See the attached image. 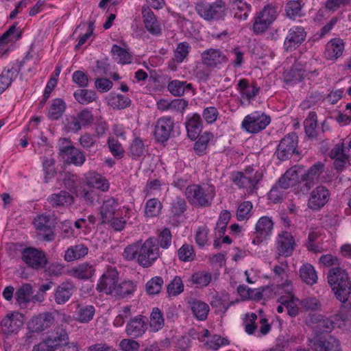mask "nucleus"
Masks as SVG:
<instances>
[{"label":"nucleus","instance_id":"24","mask_svg":"<svg viewBox=\"0 0 351 351\" xmlns=\"http://www.w3.org/2000/svg\"><path fill=\"white\" fill-rule=\"evenodd\" d=\"M47 201L53 208L66 207L74 203V197L69 192L62 190L49 195Z\"/></svg>","mask_w":351,"mask_h":351},{"label":"nucleus","instance_id":"10","mask_svg":"<svg viewBox=\"0 0 351 351\" xmlns=\"http://www.w3.org/2000/svg\"><path fill=\"white\" fill-rule=\"evenodd\" d=\"M310 321L312 324H315L314 327L317 329L320 332H329L336 326H340L343 322L342 316L339 314H336L330 317L324 318L322 315H312L310 317Z\"/></svg>","mask_w":351,"mask_h":351},{"label":"nucleus","instance_id":"41","mask_svg":"<svg viewBox=\"0 0 351 351\" xmlns=\"http://www.w3.org/2000/svg\"><path fill=\"white\" fill-rule=\"evenodd\" d=\"M300 278L303 282L309 285L315 284L317 275L313 265L309 263L302 265L300 269Z\"/></svg>","mask_w":351,"mask_h":351},{"label":"nucleus","instance_id":"56","mask_svg":"<svg viewBox=\"0 0 351 351\" xmlns=\"http://www.w3.org/2000/svg\"><path fill=\"white\" fill-rule=\"evenodd\" d=\"M162 208V204L157 198H152L147 201L145 213L146 216L149 217H156L159 215Z\"/></svg>","mask_w":351,"mask_h":351},{"label":"nucleus","instance_id":"11","mask_svg":"<svg viewBox=\"0 0 351 351\" xmlns=\"http://www.w3.org/2000/svg\"><path fill=\"white\" fill-rule=\"evenodd\" d=\"M60 141L62 143L66 142L68 145L60 148V156L62 160L69 164H73L76 166L82 165L86 160L83 152L70 145V142L66 138H62Z\"/></svg>","mask_w":351,"mask_h":351},{"label":"nucleus","instance_id":"18","mask_svg":"<svg viewBox=\"0 0 351 351\" xmlns=\"http://www.w3.org/2000/svg\"><path fill=\"white\" fill-rule=\"evenodd\" d=\"M58 315L59 313L56 311L40 313L32 319L29 323V328L35 332L43 331L54 324Z\"/></svg>","mask_w":351,"mask_h":351},{"label":"nucleus","instance_id":"44","mask_svg":"<svg viewBox=\"0 0 351 351\" xmlns=\"http://www.w3.org/2000/svg\"><path fill=\"white\" fill-rule=\"evenodd\" d=\"M324 169V164L322 162H317L313 165L308 171L303 176L304 179L306 181L305 186L307 189L312 187V182L315 180H317L319 176L322 173Z\"/></svg>","mask_w":351,"mask_h":351},{"label":"nucleus","instance_id":"7","mask_svg":"<svg viewBox=\"0 0 351 351\" xmlns=\"http://www.w3.org/2000/svg\"><path fill=\"white\" fill-rule=\"evenodd\" d=\"M261 178L262 174L258 171L254 172L252 167L247 168L243 172H234L232 175V182L239 188L246 189L249 193H254Z\"/></svg>","mask_w":351,"mask_h":351},{"label":"nucleus","instance_id":"3","mask_svg":"<svg viewBox=\"0 0 351 351\" xmlns=\"http://www.w3.org/2000/svg\"><path fill=\"white\" fill-rule=\"evenodd\" d=\"M215 195V188L209 185L192 184L188 186L185 191L189 202L200 207L210 206Z\"/></svg>","mask_w":351,"mask_h":351},{"label":"nucleus","instance_id":"58","mask_svg":"<svg viewBox=\"0 0 351 351\" xmlns=\"http://www.w3.org/2000/svg\"><path fill=\"white\" fill-rule=\"evenodd\" d=\"M178 255L180 261L184 262L193 261L195 258V253L193 245L184 243L178 250Z\"/></svg>","mask_w":351,"mask_h":351},{"label":"nucleus","instance_id":"48","mask_svg":"<svg viewBox=\"0 0 351 351\" xmlns=\"http://www.w3.org/2000/svg\"><path fill=\"white\" fill-rule=\"evenodd\" d=\"M304 130L306 135L312 138L317 136V114L315 112H310L304 121Z\"/></svg>","mask_w":351,"mask_h":351},{"label":"nucleus","instance_id":"40","mask_svg":"<svg viewBox=\"0 0 351 351\" xmlns=\"http://www.w3.org/2000/svg\"><path fill=\"white\" fill-rule=\"evenodd\" d=\"M279 302L283 304L287 311V314L291 317H295L298 314L299 308L298 306V300L292 294L281 296Z\"/></svg>","mask_w":351,"mask_h":351},{"label":"nucleus","instance_id":"17","mask_svg":"<svg viewBox=\"0 0 351 351\" xmlns=\"http://www.w3.org/2000/svg\"><path fill=\"white\" fill-rule=\"evenodd\" d=\"M201 60L206 66L215 69L228 62L226 56L218 49H208L201 53Z\"/></svg>","mask_w":351,"mask_h":351},{"label":"nucleus","instance_id":"13","mask_svg":"<svg viewBox=\"0 0 351 351\" xmlns=\"http://www.w3.org/2000/svg\"><path fill=\"white\" fill-rule=\"evenodd\" d=\"M306 32L303 27L294 26L290 28L285 37L283 48L286 51H292L305 40Z\"/></svg>","mask_w":351,"mask_h":351},{"label":"nucleus","instance_id":"50","mask_svg":"<svg viewBox=\"0 0 351 351\" xmlns=\"http://www.w3.org/2000/svg\"><path fill=\"white\" fill-rule=\"evenodd\" d=\"M111 52L118 62L122 64L132 62V55L126 49L121 48L117 45H112Z\"/></svg>","mask_w":351,"mask_h":351},{"label":"nucleus","instance_id":"25","mask_svg":"<svg viewBox=\"0 0 351 351\" xmlns=\"http://www.w3.org/2000/svg\"><path fill=\"white\" fill-rule=\"evenodd\" d=\"M344 43L340 38H332L326 45L324 57L329 60H336L342 56Z\"/></svg>","mask_w":351,"mask_h":351},{"label":"nucleus","instance_id":"47","mask_svg":"<svg viewBox=\"0 0 351 351\" xmlns=\"http://www.w3.org/2000/svg\"><path fill=\"white\" fill-rule=\"evenodd\" d=\"M136 286L132 281H123L117 285L112 295L121 298H125L134 292Z\"/></svg>","mask_w":351,"mask_h":351},{"label":"nucleus","instance_id":"43","mask_svg":"<svg viewBox=\"0 0 351 351\" xmlns=\"http://www.w3.org/2000/svg\"><path fill=\"white\" fill-rule=\"evenodd\" d=\"M167 88L173 95L180 97L183 95L186 91L191 90L192 84L175 80L168 84Z\"/></svg>","mask_w":351,"mask_h":351},{"label":"nucleus","instance_id":"33","mask_svg":"<svg viewBox=\"0 0 351 351\" xmlns=\"http://www.w3.org/2000/svg\"><path fill=\"white\" fill-rule=\"evenodd\" d=\"M234 18L239 21H246L252 10V5L244 1L232 3Z\"/></svg>","mask_w":351,"mask_h":351},{"label":"nucleus","instance_id":"46","mask_svg":"<svg viewBox=\"0 0 351 351\" xmlns=\"http://www.w3.org/2000/svg\"><path fill=\"white\" fill-rule=\"evenodd\" d=\"M76 101L80 104H88L93 102L97 98L95 92L87 89H79L73 93Z\"/></svg>","mask_w":351,"mask_h":351},{"label":"nucleus","instance_id":"31","mask_svg":"<svg viewBox=\"0 0 351 351\" xmlns=\"http://www.w3.org/2000/svg\"><path fill=\"white\" fill-rule=\"evenodd\" d=\"M32 293V287L31 285H23L16 292V304L19 305L21 308H27L31 301L30 297Z\"/></svg>","mask_w":351,"mask_h":351},{"label":"nucleus","instance_id":"63","mask_svg":"<svg viewBox=\"0 0 351 351\" xmlns=\"http://www.w3.org/2000/svg\"><path fill=\"white\" fill-rule=\"evenodd\" d=\"M302 5L298 1H289L286 5V14L287 17L294 19L301 16Z\"/></svg>","mask_w":351,"mask_h":351},{"label":"nucleus","instance_id":"62","mask_svg":"<svg viewBox=\"0 0 351 351\" xmlns=\"http://www.w3.org/2000/svg\"><path fill=\"white\" fill-rule=\"evenodd\" d=\"M252 204L250 201H245L239 205L237 210V219L239 221H244L250 217L252 209Z\"/></svg>","mask_w":351,"mask_h":351},{"label":"nucleus","instance_id":"32","mask_svg":"<svg viewBox=\"0 0 351 351\" xmlns=\"http://www.w3.org/2000/svg\"><path fill=\"white\" fill-rule=\"evenodd\" d=\"M144 23L147 30L152 34L158 36L161 34V28L156 20V16L149 10L143 11Z\"/></svg>","mask_w":351,"mask_h":351},{"label":"nucleus","instance_id":"55","mask_svg":"<svg viewBox=\"0 0 351 351\" xmlns=\"http://www.w3.org/2000/svg\"><path fill=\"white\" fill-rule=\"evenodd\" d=\"M170 204V211L175 216L181 215L187 208L185 199L180 196L174 197Z\"/></svg>","mask_w":351,"mask_h":351},{"label":"nucleus","instance_id":"34","mask_svg":"<svg viewBox=\"0 0 351 351\" xmlns=\"http://www.w3.org/2000/svg\"><path fill=\"white\" fill-rule=\"evenodd\" d=\"M19 73V69L16 67L4 69L0 75V95L9 87Z\"/></svg>","mask_w":351,"mask_h":351},{"label":"nucleus","instance_id":"59","mask_svg":"<svg viewBox=\"0 0 351 351\" xmlns=\"http://www.w3.org/2000/svg\"><path fill=\"white\" fill-rule=\"evenodd\" d=\"M63 184L64 187L66 189H68L70 192L75 194V196L80 195L77 186V178L75 175L71 174L69 173H65L64 177L63 178Z\"/></svg>","mask_w":351,"mask_h":351},{"label":"nucleus","instance_id":"5","mask_svg":"<svg viewBox=\"0 0 351 351\" xmlns=\"http://www.w3.org/2000/svg\"><path fill=\"white\" fill-rule=\"evenodd\" d=\"M278 16L276 7L268 5L257 12L254 17L252 32L256 34L265 33L276 19Z\"/></svg>","mask_w":351,"mask_h":351},{"label":"nucleus","instance_id":"42","mask_svg":"<svg viewBox=\"0 0 351 351\" xmlns=\"http://www.w3.org/2000/svg\"><path fill=\"white\" fill-rule=\"evenodd\" d=\"M190 304L192 312L197 319L202 321L207 318L210 308L206 303L194 300Z\"/></svg>","mask_w":351,"mask_h":351},{"label":"nucleus","instance_id":"8","mask_svg":"<svg viewBox=\"0 0 351 351\" xmlns=\"http://www.w3.org/2000/svg\"><path fill=\"white\" fill-rule=\"evenodd\" d=\"M21 259L28 267L36 270L45 267L48 263L45 252L33 247H27L22 250Z\"/></svg>","mask_w":351,"mask_h":351},{"label":"nucleus","instance_id":"36","mask_svg":"<svg viewBox=\"0 0 351 351\" xmlns=\"http://www.w3.org/2000/svg\"><path fill=\"white\" fill-rule=\"evenodd\" d=\"M88 185L99 189L102 191H107L110 184L108 181L102 176L95 171H89L86 176Z\"/></svg>","mask_w":351,"mask_h":351},{"label":"nucleus","instance_id":"27","mask_svg":"<svg viewBox=\"0 0 351 351\" xmlns=\"http://www.w3.org/2000/svg\"><path fill=\"white\" fill-rule=\"evenodd\" d=\"M95 273V265L88 262L82 263L73 267L71 270V275L80 280H88Z\"/></svg>","mask_w":351,"mask_h":351},{"label":"nucleus","instance_id":"16","mask_svg":"<svg viewBox=\"0 0 351 351\" xmlns=\"http://www.w3.org/2000/svg\"><path fill=\"white\" fill-rule=\"evenodd\" d=\"M273 227L274 222L271 218L267 216L261 217L256 224L255 238L253 239L252 243L259 245L263 241L268 239L272 233Z\"/></svg>","mask_w":351,"mask_h":351},{"label":"nucleus","instance_id":"20","mask_svg":"<svg viewBox=\"0 0 351 351\" xmlns=\"http://www.w3.org/2000/svg\"><path fill=\"white\" fill-rule=\"evenodd\" d=\"M173 121L169 117H163L160 118L155 125L154 136L158 142L167 141L173 130Z\"/></svg>","mask_w":351,"mask_h":351},{"label":"nucleus","instance_id":"39","mask_svg":"<svg viewBox=\"0 0 351 351\" xmlns=\"http://www.w3.org/2000/svg\"><path fill=\"white\" fill-rule=\"evenodd\" d=\"M298 180V175L295 168H291L280 178L276 184L279 185L281 189L285 190L293 186L297 182Z\"/></svg>","mask_w":351,"mask_h":351},{"label":"nucleus","instance_id":"29","mask_svg":"<svg viewBox=\"0 0 351 351\" xmlns=\"http://www.w3.org/2000/svg\"><path fill=\"white\" fill-rule=\"evenodd\" d=\"M237 90L240 92L241 97L248 101L252 100L260 91V88L256 83L250 84L247 79H241L237 84Z\"/></svg>","mask_w":351,"mask_h":351},{"label":"nucleus","instance_id":"14","mask_svg":"<svg viewBox=\"0 0 351 351\" xmlns=\"http://www.w3.org/2000/svg\"><path fill=\"white\" fill-rule=\"evenodd\" d=\"M119 279V273L115 268H108L100 277L97 285V289L99 292L112 295L114 292Z\"/></svg>","mask_w":351,"mask_h":351},{"label":"nucleus","instance_id":"51","mask_svg":"<svg viewBox=\"0 0 351 351\" xmlns=\"http://www.w3.org/2000/svg\"><path fill=\"white\" fill-rule=\"evenodd\" d=\"M164 325L165 319L161 311L157 307L154 308L150 315V327L154 331H158Z\"/></svg>","mask_w":351,"mask_h":351},{"label":"nucleus","instance_id":"1","mask_svg":"<svg viewBox=\"0 0 351 351\" xmlns=\"http://www.w3.org/2000/svg\"><path fill=\"white\" fill-rule=\"evenodd\" d=\"M160 254L159 246L156 239L149 237L144 242L140 240L127 245L122 256L125 260L136 261L139 265L147 268L158 260Z\"/></svg>","mask_w":351,"mask_h":351},{"label":"nucleus","instance_id":"2","mask_svg":"<svg viewBox=\"0 0 351 351\" xmlns=\"http://www.w3.org/2000/svg\"><path fill=\"white\" fill-rule=\"evenodd\" d=\"M328 282L335 292L336 298L341 302H346L351 293V283L345 270L339 267L330 269Z\"/></svg>","mask_w":351,"mask_h":351},{"label":"nucleus","instance_id":"26","mask_svg":"<svg viewBox=\"0 0 351 351\" xmlns=\"http://www.w3.org/2000/svg\"><path fill=\"white\" fill-rule=\"evenodd\" d=\"M118 206V202L114 197H109L104 201L99 212L101 223H106L110 221L114 216Z\"/></svg>","mask_w":351,"mask_h":351},{"label":"nucleus","instance_id":"21","mask_svg":"<svg viewBox=\"0 0 351 351\" xmlns=\"http://www.w3.org/2000/svg\"><path fill=\"white\" fill-rule=\"evenodd\" d=\"M329 191L324 186H317L311 193L308 206L313 210H318L328 201Z\"/></svg>","mask_w":351,"mask_h":351},{"label":"nucleus","instance_id":"37","mask_svg":"<svg viewBox=\"0 0 351 351\" xmlns=\"http://www.w3.org/2000/svg\"><path fill=\"white\" fill-rule=\"evenodd\" d=\"M308 75L306 71L300 65H293L285 75V82L287 84L293 85L301 82Z\"/></svg>","mask_w":351,"mask_h":351},{"label":"nucleus","instance_id":"12","mask_svg":"<svg viewBox=\"0 0 351 351\" xmlns=\"http://www.w3.org/2000/svg\"><path fill=\"white\" fill-rule=\"evenodd\" d=\"M23 325V315L16 312L7 314L0 322V332L4 335L16 334Z\"/></svg>","mask_w":351,"mask_h":351},{"label":"nucleus","instance_id":"61","mask_svg":"<svg viewBox=\"0 0 351 351\" xmlns=\"http://www.w3.org/2000/svg\"><path fill=\"white\" fill-rule=\"evenodd\" d=\"M109 149L112 156L117 158H121L124 154V149L121 144L114 137L110 136L108 140Z\"/></svg>","mask_w":351,"mask_h":351},{"label":"nucleus","instance_id":"64","mask_svg":"<svg viewBox=\"0 0 351 351\" xmlns=\"http://www.w3.org/2000/svg\"><path fill=\"white\" fill-rule=\"evenodd\" d=\"M184 290V285L182 279L176 276L167 286V293L169 295H178Z\"/></svg>","mask_w":351,"mask_h":351},{"label":"nucleus","instance_id":"30","mask_svg":"<svg viewBox=\"0 0 351 351\" xmlns=\"http://www.w3.org/2000/svg\"><path fill=\"white\" fill-rule=\"evenodd\" d=\"M188 136L191 140L196 139L202 131V123L199 114H194L186 123Z\"/></svg>","mask_w":351,"mask_h":351},{"label":"nucleus","instance_id":"15","mask_svg":"<svg viewBox=\"0 0 351 351\" xmlns=\"http://www.w3.org/2000/svg\"><path fill=\"white\" fill-rule=\"evenodd\" d=\"M297 138L295 134L291 133L281 139L276 152L278 159L285 160L292 156L298 145Z\"/></svg>","mask_w":351,"mask_h":351},{"label":"nucleus","instance_id":"9","mask_svg":"<svg viewBox=\"0 0 351 351\" xmlns=\"http://www.w3.org/2000/svg\"><path fill=\"white\" fill-rule=\"evenodd\" d=\"M270 121V117L264 113L254 112L244 118L241 126L247 132L255 134L264 130Z\"/></svg>","mask_w":351,"mask_h":351},{"label":"nucleus","instance_id":"4","mask_svg":"<svg viewBox=\"0 0 351 351\" xmlns=\"http://www.w3.org/2000/svg\"><path fill=\"white\" fill-rule=\"evenodd\" d=\"M195 9L201 18L209 22L224 20L228 10L223 0H216L212 3L199 2L195 4Z\"/></svg>","mask_w":351,"mask_h":351},{"label":"nucleus","instance_id":"49","mask_svg":"<svg viewBox=\"0 0 351 351\" xmlns=\"http://www.w3.org/2000/svg\"><path fill=\"white\" fill-rule=\"evenodd\" d=\"M22 31L16 28V24H14L0 36V44H7L21 38Z\"/></svg>","mask_w":351,"mask_h":351},{"label":"nucleus","instance_id":"52","mask_svg":"<svg viewBox=\"0 0 351 351\" xmlns=\"http://www.w3.org/2000/svg\"><path fill=\"white\" fill-rule=\"evenodd\" d=\"M145 152L146 149L143 140L139 137L135 138L130 146V155L134 158H137L143 156Z\"/></svg>","mask_w":351,"mask_h":351},{"label":"nucleus","instance_id":"23","mask_svg":"<svg viewBox=\"0 0 351 351\" xmlns=\"http://www.w3.org/2000/svg\"><path fill=\"white\" fill-rule=\"evenodd\" d=\"M68 340L69 335L66 330L62 327L58 326L41 343H45L48 346V348L55 351L58 346L64 345Z\"/></svg>","mask_w":351,"mask_h":351},{"label":"nucleus","instance_id":"6","mask_svg":"<svg viewBox=\"0 0 351 351\" xmlns=\"http://www.w3.org/2000/svg\"><path fill=\"white\" fill-rule=\"evenodd\" d=\"M329 156L334 160V167L338 171L351 165V139L336 144L330 150Z\"/></svg>","mask_w":351,"mask_h":351},{"label":"nucleus","instance_id":"35","mask_svg":"<svg viewBox=\"0 0 351 351\" xmlns=\"http://www.w3.org/2000/svg\"><path fill=\"white\" fill-rule=\"evenodd\" d=\"M88 252V248L84 244H77L69 247L65 252L64 260L71 262L84 257Z\"/></svg>","mask_w":351,"mask_h":351},{"label":"nucleus","instance_id":"53","mask_svg":"<svg viewBox=\"0 0 351 351\" xmlns=\"http://www.w3.org/2000/svg\"><path fill=\"white\" fill-rule=\"evenodd\" d=\"M212 280V276L209 272L199 271L195 273L191 276V280L197 287L204 288L207 287Z\"/></svg>","mask_w":351,"mask_h":351},{"label":"nucleus","instance_id":"38","mask_svg":"<svg viewBox=\"0 0 351 351\" xmlns=\"http://www.w3.org/2000/svg\"><path fill=\"white\" fill-rule=\"evenodd\" d=\"M95 313L92 305L78 304L75 312V319L80 323H88L93 319Z\"/></svg>","mask_w":351,"mask_h":351},{"label":"nucleus","instance_id":"57","mask_svg":"<svg viewBox=\"0 0 351 351\" xmlns=\"http://www.w3.org/2000/svg\"><path fill=\"white\" fill-rule=\"evenodd\" d=\"M213 138V134L210 132H204L202 134L194 145L195 152L199 156L203 155L207 148L208 142Z\"/></svg>","mask_w":351,"mask_h":351},{"label":"nucleus","instance_id":"45","mask_svg":"<svg viewBox=\"0 0 351 351\" xmlns=\"http://www.w3.org/2000/svg\"><path fill=\"white\" fill-rule=\"evenodd\" d=\"M66 109V104L61 99H55L48 111V117L51 120H57L60 118Z\"/></svg>","mask_w":351,"mask_h":351},{"label":"nucleus","instance_id":"22","mask_svg":"<svg viewBox=\"0 0 351 351\" xmlns=\"http://www.w3.org/2000/svg\"><path fill=\"white\" fill-rule=\"evenodd\" d=\"M145 317L138 315L131 319L126 326V333L133 338L141 337L146 331Z\"/></svg>","mask_w":351,"mask_h":351},{"label":"nucleus","instance_id":"19","mask_svg":"<svg viewBox=\"0 0 351 351\" xmlns=\"http://www.w3.org/2000/svg\"><path fill=\"white\" fill-rule=\"evenodd\" d=\"M276 246L278 254L277 258L280 256L289 257L294 250L295 240L290 232H282L278 234Z\"/></svg>","mask_w":351,"mask_h":351},{"label":"nucleus","instance_id":"54","mask_svg":"<svg viewBox=\"0 0 351 351\" xmlns=\"http://www.w3.org/2000/svg\"><path fill=\"white\" fill-rule=\"evenodd\" d=\"M191 46L187 42L180 43L174 51V60L177 63H182L189 56Z\"/></svg>","mask_w":351,"mask_h":351},{"label":"nucleus","instance_id":"60","mask_svg":"<svg viewBox=\"0 0 351 351\" xmlns=\"http://www.w3.org/2000/svg\"><path fill=\"white\" fill-rule=\"evenodd\" d=\"M164 281L160 276H155L146 284V290L149 295H156L160 292Z\"/></svg>","mask_w":351,"mask_h":351},{"label":"nucleus","instance_id":"28","mask_svg":"<svg viewBox=\"0 0 351 351\" xmlns=\"http://www.w3.org/2000/svg\"><path fill=\"white\" fill-rule=\"evenodd\" d=\"M75 286L72 282H64L58 285L54 293V300L58 304H63L71 298Z\"/></svg>","mask_w":351,"mask_h":351}]
</instances>
